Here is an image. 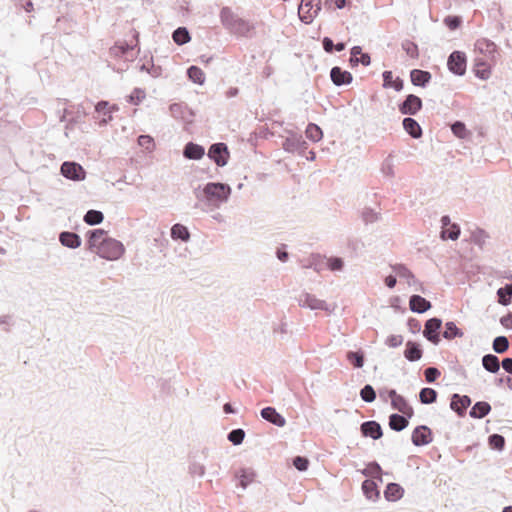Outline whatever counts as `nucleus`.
<instances>
[{"instance_id": "f257e3e1", "label": "nucleus", "mask_w": 512, "mask_h": 512, "mask_svg": "<svg viewBox=\"0 0 512 512\" xmlns=\"http://www.w3.org/2000/svg\"><path fill=\"white\" fill-rule=\"evenodd\" d=\"M219 18L224 29L236 37L251 38L254 34L253 23L241 18L228 6L221 9Z\"/></svg>"}, {"instance_id": "f03ea898", "label": "nucleus", "mask_w": 512, "mask_h": 512, "mask_svg": "<svg viewBox=\"0 0 512 512\" xmlns=\"http://www.w3.org/2000/svg\"><path fill=\"white\" fill-rule=\"evenodd\" d=\"M231 187L221 182H209L203 189L200 187L194 190L196 198L208 206L219 208L226 203L231 195Z\"/></svg>"}, {"instance_id": "7ed1b4c3", "label": "nucleus", "mask_w": 512, "mask_h": 512, "mask_svg": "<svg viewBox=\"0 0 512 512\" xmlns=\"http://www.w3.org/2000/svg\"><path fill=\"white\" fill-rule=\"evenodd\" d=\"M124 251V246L120 241L108 237L100 249L96 250V254L103 259L113 261L119 259Z\"/></svg>"}, {"instance_id": "20e7f679", "label": "nucleus", "mask_w": 512, "mask_h": 512, "mask_svg": "<svg viewBox=\"0 0 512 512\" xmlns=\"http://www.w3.org/2000/svg\"><path fill=\"white\" fill-rule=\"evenodd\" d=\"M321 10V0H301L298 15L302 22L310 24Z\"/></svg>"}, {"instance_id": "39448f33", "label": "nucleus", "mask_w": 512, "mask_h": 512, "mask_svg": "<svg viewBox=\"0 0 512 512\" xmlns=\"http://www.w3.org/2000/svg\"><path fill=\"white\" fill-rule=\"evenodd\" d=\"M467 57L462 51H453L447 60L449 71L457 76H463L466 72Z\"/></svg>"}, {"instance_id": "423d86ee", "label": "nucleus", "mask_w": 512, "mask_h": 512, "mask_svg": "<svg viewBox=\"0 0 512 512\" xmlns=\"http://www.w3.org/2000/svg\"><path fill=\"white\" fill-rule=\"evenodd\" d=\"M60 172L66 179L72 181H82L86 177V171L77 162L65 161L60 167Z\"/></svg>"}, {"instance_id": "0eeeda50", "label": "nucleus", "mask_w": 512, "mask_h": 512, "mask_svg": "<svg viewBox=\"0 0 512 512\" xmlns=\"http://www.w3.org/2000/svg\"><path fill=\"white\" fill-rule=\"evenodd\" d=\"M207 155L219 167L225 166L230 156L227 145L222 142L212 144Z\"/></svg>"}, {"instance_id": "6e6552de", "label": "nucleus", "mask_w": 512, "mask_h": 512, "mask_svg": "<svg viewBox=\"0 0 512 512\" xmlns=\"http://www.w3.org/2000/svg\"><path fill=\"white\" fill-rule=\"evenodd\" d=\"M442 326V320L437 317L428 319L425 322L423 336L432 344L438 345L440 342L439 331Z\"/></svg>"}, {"instance_id": "1a4fd4ad", "label": "nucleus", "mask_w": 512, "mask_h": 512, "mask_svg": "<svg viewBox=\"0 0 512 512\" xmlns=\"http://www.w3.org/2000/svg\"><path fill=\"white\" fill-rule=\"evenodd\" d=\"M422 108V100L420 97L409 94L405 100L399 104V111L403 115H415Z\"/></svg>"}, {"instance_id": "9d476101", "label": "nucleus", "mask_w": 512, "mask_h": 512, "mask_svg": "<svg viewBox=\"0 0 512 512\" xmlns=\"http://www.w3.org/2000/svg\"><path fill=\"white\" fill-rule=\"evenodd\" d=\"M298 303L301 307L311 310H328V306L324 300L316 298L309 293H302L298 297Z\"/></svg>"}, {"instance_id": "9b49d317", "label": "nucleus", "mask_w": 512, "mask_h": 512, "mask_svg": "<svg viewBox=\"0 0 512 512\" xmlns=\"http://www.w3.org/2000/svg\"><path fill=\"white\" fill-rule=\"evenodd\" d=\"M412 443L415 446H425L432 442L431 429L426 425L417 426L411 436Z\"/></svg>"}, {"instance_id": "f8f14e48", "label": "nucleus", "mask_w": 512, "mask_h": 512, "mask_svg": "<svg viewBox=\"0 0 512 512\" xmlns=\"http://www.w3.org/2000/svg\"><path fill=\"white\" fill-rule=\"evenodd\" d=\"M88 236V249L91 252H95L97 249H100V246L105 243V241L108 239V236L106 235V231L103 229H93L90 230L87 233Z\"/></svg>"}, {"instance_id": "ddd939ff", "label": "nucleus", "mask_w": 512, "mask_h": 512, "mask_svg": "<svg viewBox=\"0 0 512 512\" xmlns=\"http://www.w3.org/2000/svg\"><path fill=\"white\" fill-rule=\"evenodd\" d=\"M360 431L364 437H370L373 440H378L383 436L381 425L374 420L363 422Z\"/></svg>"}, {"instance_id": "4468645a", "label": "nucleus", "mask_w": 512, "mask_h": 512, "mask_svg": "<svg viewBox=\"0 0 512 512\" xmlns=\"http://www.w3.org/2000/svg\"><path fill=\"white\" fill-rule=\"evenodd\" d=\"M475 49L485 57L494 60L498 55L496 44L486 38L478 39L475 43Z\"/></svg>"}, {"instance_id": "2eb2a0df", "label": "nucleus", "mask_w": 512, "mask_h": 512, "mask_svg": "<svg viewBox=\"0 0 512 512\" xmlns=\"http://www.w3.org/2000/svg\"><path fill=\"white\" fill-rule=\"evenodd\" d=\"M260 415L264 420L277 427H283L286 424V419L274 407L268 406L263 408Z\"/></svg>"}, {"instance_id": "dca6fc26", "label": "nucleus", "mask_w": 512, "mask_h": 512, "mask_svg": "<svg viewBox=\"0 0 512 512\" xmlns=\"http://www.w3.org/2000/svg\"><path fill=\"white\" fill-rule=\"evenodd\" d=\"M471 399L467 395L453 394L451 397L450 407L458 415L462 416L465 414L466 409L470 406Z\"/></svg>"}, {"instance_id": "f3484780", "label": "nucleus", "mask_w": 512, "mask_h": 512, "mask_svg": "<svg viewBox=\"0 0 512 512\" xmlns=\"http://www.w3.org/2000/svg\"><path fill=\"white\" fill-rule=\"evenodd\" d=\"M330 78L336 86L350 84L353 80L352 74L349 71L343 70L338 66L331 69Z\"/></svg>"}, {"instance_id": "a211bd4d", "label": "nucleus", "mask_w": 512, "mask_h": 512, "mask_svg": "<svg viewBox=\"0 0 512 512\" xmlns=\"http://www.w3.org/2000/svg\"><path fill=\"white\" fill-rule=\"evenodd\" d=\"M362 492L367 500L377 501L380 497V491L378 489V484L373 479H366L362 482L361 485Z\"/></svg>"}, {"instance_id": "6ab92c4d", "label": "nucleus", "mask_w": 512, "mask_h": 512, "mask_svg": "<svg viewBox=\"0 0 512 512\" xmlns=\"http://www.w3.org/2000/svg\"><path fill=\"white\" fill-rule=\"evenodd\" d=\"M431 303L424 297L414 294L409 299L410 310L414 313H424L431 308Z\"/></svg>"}, {"instance_id": "aec40b11", "label": "nucleus", "mask_w": 512, "mask_h": 512, "mask_svg": "<svg viewBox=\"0 0 512 512\" xmlns=\"http://www.w3.org/2000/svg\"><path fill=\"white\" fill-rule=\"evenodd\" d=\"M60 243L70 249H76L81 245V238L77 233L63 231L59 234Z\"/></svg>"}, {"instance_id": "412c9836", "label": "nucleus", "mask_w": 512, "mask_h": 512, "mask_svg": "<svg viewBox=\"0 0 512 512\" xmlns=\"http://www.w3.org/2000/svg\"><path fill=\"white\" fill-rule=\"evenodd\" d=\"M204 154V147L193 142L187 143L183 149V156L190 160H199Z\"/></svg>"}, {"instance_id": "4be33fe9", "label": "nucleus", "mask_w": 512, "mask_h": 512, "mask_svg": "<svg viewBox=\"0 0 512 512\" xmlns=\"http://www.w3.org/2000/svg\"><path fill=\"white\" fill-rule=\"evenodd\" d=\"M410 79L413 85L425 87L431 80V74L425 70L413 69L410 72Z\"/></svg>"}, {"instance_id": "5701e85b", "label": "nucleus", "mask_w": 512, "mask_h": 512, "mask_svg": "<svg viewBox=\"0 0 512 512\" xmlns=\"http://www.w3.org/2000/svg\"><path fill=\"white\" fill-rule=\"evenodd\" d=\"M423 355V351L420 347V345L413 341H408L406 343V348L404 351V357L410 361L415 362L421 359Z\"/></svg>"}, {"instance_id": "b1692460", "label": "nucleus", "mask_w": 512, "mask_h": 512, "mask_svg": "<svg viewBox=\"0 0 512 512\" xmlns=\"http://www.w3.org/2000/svg\"><path fill=\"white\" fill-rule=\"evenodd\" d=\"M404 489L398 483H389L384 491L387 501L395 502L403 497Z\"/></svg>"}, {"instance_id": "393cba45", "label": "nucleus", "mask_w": 512, "mask_h": 512, "mask_svg": "<svg viewBox=\"0 0 512 512\" xmlns=\"http://www.w3.org/2000/svg\"><path fill=\"white\" fill-rule=\"evenodd\" d=\"M403 128L414 139H418L422 136V129L419 123L411 117L403 119Z\"/></svg>"}, {"instance_id": "a878e982", "label": "nucleus", "mask_w": 512, "mask_h": 512, "mask_svg": "<svg viewBox=\"0 0 512 512\" xmlns=\"http://www.w3.org/2000/svg\"><path fill=\"white\" fill-rule=\"evenodd\" d=\"M491 411V406L488 402L478 401L469 411V415L475 419H482Z\"/></svg>"}, {"instance_id": "bb28decb", "label": "nucleus", "mask_w": 512, "mask_h": 512, "mask_svg": "<svg viewBox=\"0 0 512 512\" xmlns=\"http://www.w3.org/2000/svg\"><path fill=\"white\" fill-rule=\"evenodd\" d=\"M383 77V86L385 88H393L395 91L399 92L404 87V82L400 77L393 79V74L391 71H384L382 74Z\"/></svg>"}, {"instance_id": "cd10ccee", "label": "nucleus", "mask_w": 512, "mask_h": 512, "mask_svg": "<svg viewBox=\"0 0 512 512\" xmlns=\"http://www.w3.org/2000/svg\"><path fill=\"white\" fill-rule=\"evenodd\" d=\"M391 405L395 410H398L399 412L406 415L408 418H411L413 415V408L407 403L406 399L398 395L391 401Z\"/></svg>"}, {"instance_id": "c85d7f7f", "label": "nucleus", "mask_w": 512, "mask_h": 512, "mask_svg": "<svg viewBox=\"0 0 512 512\" xmlns=\"http://www.w3.org/2000/svg\"><path fill=\"white\" fill-rule=\"evenodd\" d=\"M499 358L494 354H486L482 357L483 368L490 373H497L500 370Z\"/></svg>"}, {"instance_id": "c756f323", "label": "nucleus", "mask_w": 512, "mask_h": 512, "mask_svg": "<svg viewBox=\"0 0 512 512\" xmlns=\"http://www.w3.org/2000/svg\"><path fill=\"white\" fill-rule=\"evenodd\" d=\"M408 424L409 422L404 415L394 413L389 417V427L396 432L404 430Z\"/></svg>"}, {"instance_id": "7c9ffc66", "label": "nucleus", "mask_w": 512, "mask_h": 512, "mask_svg": "<svg viewBox=\"0 0 512 512\" xmlns=\"http://www.w3.org/2000/svg\"><path fill=\"white\" fill-rule=\"evenodd\" d=\"M171 238L173 240H181L187 242L190 239L188 228L180 223L174 224L171 228Z\"/></svg>"}, {"instance_id": "2f4dec72", "label": "nucleus", "mask_w": 512, "mask_h": 512, "mask_svg": "<svg viewBox=\"0 0 512 512\" xmlns=\"http://www.w3.org/2000/svg\"><path fill=\"white\" fill-rule=\"evenodd\" d=\"M346 359L351 363L354 368H362L364 366L365 356L362 350L348 351Z\"/></svg>"}, {"instance_id": "473e14b6", "label": "nucleus", "mask_w": 512, "mask_h": 512, "mask_svg": "<svg viewBox=\"0 0 512 512\" xmlns=\"http://www.w3.org/2000/svg\"><path fill=\"white\" fill-rule=\"evenodd\" d=\"M172 39L177 45H184L191 40V36L186 27H178L174 30Z\"/></svg>"}, {"instance_id": "72a5a7b5", "label": "nucleus", "mask_w": 512, "mask_h": 512, "mask_svg": "<svg viewBox=\"0 0 512 512\" xmlns=\"http://www.w3.org/2000/svg\"><path fill=\"white\" fill-rule=\"evenodd\" d=\"M236 477L240 480V486L243 489H246L247 486L253 482L255 472L250 468H242L239 472H237Z\"/></svg>"}, {"instance_id": "f704fd0d", "label": "nucleus", "mask_w": 512, "mask_h": 512, "mask_svg": "<svg viewBox=\"0 0 512 512\" xmlns=\"http://www.w3.org/2000/svg\"><path fill=\"white\" fill-rule=\"evenodd\" d=\"M474 72L475 76L481 80H487L491 74L489 66L482 59L475 60Z\"/></svg>"}, {"instance_id": "c9c22d12", "label": "nucleus", "mask_w": 512, "mask_h": 512, "mask_svg": "<svg viewBox=\"0 0 512 512\" xmlns=\"http://www.w3.org/2000/svg\"><path fill=\"white\" fill-rule=\"evenodd\" d=\"M464 335L463 331L456 326V324L452 321L445 323V330L443 332V337L447 340H452L454 338L462 337Z\"/></svg>"}, {"instance_id": "e433bc0d", "label": "nucleus", "mask_w": 512, "mask_h": 512, "mask_svg": "<svg viewBox=\"0 0 512 512\" xmlns=\"http://www.w3.org/2000/svg\"><path fill=\"white\" fill-rule=\"evenodd\" d=\"M498 302L507 306L511 303L512 300V284H506L504 287H501L497 290Z\"/></svg>"}, {"instance_id": "4c0bfd02", "label": "nucleus", "mask_w": 512, "mask_h": 512, "mask_svg": "<svg viewBox=\"0 0 512 512\" xmlns=\"http://www.w3.org/2000/svg\"><path fill=\"white\" fill-rule=\"evenodd\" d=\"M187 76L193 83L203 85L205 82V74L202 69L197 66H190L187 69Z\"/></svg>"}, {"instance_id": "58836bf2", "label": "nucleus", "mask_w": 512, "mask_h": 512, "mask_svg": "<svg viewBox=\"0 0 512 512\" xmlns=\"http://www.w3.org/2000/svg\"><path fill=\"white\" fill-rule=\"evenodd\" d=\"M419 399L422 404H432L437 400V392L433 388H422L419 392Z\"/></svg>"}, {"instance_id": "ea45409f", "label": "nucleus", "mask_w": 512, "mask_h": 512, "mask_svg": "<svg viewBox=\"0 0 512 512\" xmlns=\"http://www.w3.org/2000/svg\"><path fill=\"white\" fill-rule=\"evenodd\" d=\"M392 270L402 279H411L413 283H418V280L415 278L414 274L408 269L404 264H395L391 265Z\"/></svg>"}, {"instance_id": "a19ab883", "label": "nucleus", "mask_w": 512, "mask_h": 512, "mask_svg": "<svg viewBox=\"0 0 512 512\" xmlns=\"http://www.w3.org/2000/svg\"><path fill=\"white\" fill-rule=\"evenodd\" d=\"M306 137L313 142H318L323 137L322 129L314 123H309L305 130Z\"/></svg>"}, {"instance_id": "79ce46f5", "label": "nucleus", "mask_w": 512, "mask_h": 512, "mask_svg": "<svg viewBox=\"0 0 512 512\" xmlns=\"http://www.w3.org/2000/svg\"><path fill=\"white\" fill-rule=\"evenodd\" d=\"M461 230L458 224L453 223L452 225L445 227L441 231V238L443 240L450 239V240H457L460 236Z\"/></svg>"}, {"instance_id": "37998d69", "label": "nucleus", "mask_w": 512, "mask_h": 512, "mask_svg": "<svg viewBox=\"0 0 512 512\" xmlns=\"http://www.w3.org/2000/svg\"><path fill=\"white\" fill-rule=\"evenodd\" d=\"M83 219L88 225H98L103 221L104 215L101 211L91 209L86 212Z\"/></svg>"}, {"instance_id": "c03bdc74", "label": "nucleus", "mask_w": 512, "mask_h": 512, "mask_svg": "<svg viewBox=\"0 0 512 512\" xmlns=\"http://www.w3.org/2000/svg\"><path fill=\"white\" fill-rule=\"evenodd\" d=\"M299 136L300 134H291L287 137L283 143L282 147L286 152L294 153L297 150V145L299 144Z\"/></svg>"}, {"instance_id": "a18cd8bd", "label": "nucleus", "mask_w": 512, "mask_h": 512, "mask_svg": "<svg viewBox=\"0 0 512 512\" xmlns=\"http://www.w3.org/2000/svg\"><path fill=\"white\" fill-rule=\"evenodd\" d=\"M492 348L498 354H502V353L506 352L509 348L508 338L505 336H497L493 340Z\"/></svg>"}, {"instance_id": "49530a36", "label": "nucleus", "mask_w": 512, "mask_h": 512, "mask_svg": "<svg viewBox=\"0 0 512 512\" xmlns=\"http://www.w3.org/2000/svg\"><path fill=\"white\" fill-rule=\"evenodd\" d=\"M488 444L492 449L501 451L505 446V438L500 434H492L488 437Z\"/></svg>"}, {"instance_id": "de8ad7c7", "label": "nucleus", "mask_w": 512, "mask_h": 512, "mask_svg": "<svg viewBox=\"0 0 512 512\" xmlns=\"http://www.w3.org/2000/svg\"><path fill=\"white\" fill-rule=\"evenodd\" d=\"M360 397L366 403H372L376 399V392L370 384H366L360 390Z\"/></svg>"}, {"instance_id": "09e8293b", "label": "nucleus", "mask_w": 512, "mask_h": 512, "mask_svg": "<svg viewBox=\"0 0 512 512\" xmlns=\"http://www.w3.org/2000/svg\"><path fill=\"white\" fill-rule=\"evenodd\" d=\"M227 438L233 445H240L245 438V431L241 428L233 429L228 433Z\"/></svg>"}, {"instance_id": "8fccbe9b", "label": "nucleus", "mask_w": 512, "mask_h": 512, "mask_svg": "<svg viewBox=\"0 0 512 512\" xmlns=\"http://www.w3.org/2000/svg\"><path fill=\"white\" fill-rule=\"evenodd\" d=\"M381 172L383 175L387 177H394V162H393V156L390 154L387 156V158L383 161L381 166Z\"/></svg>"}, {"instance_id": "3c124183", "label": "nucleus", "mask_w": 512, "mask_h": 512, "mask_svg": "<svg viewBox=\"0 0 512 512\" xmlns=\"http://www.w3.org/2000/svg\"><path fill=\"white\" fill-rule=\"evenodd\" d=\"M402 49L406 52V54L415 59L419 56L418 46L414 42L410 40H405L402 42Z\"/></svg>"}, {"instance_id": "603ef678", "label": "nucleus", "mask_w": 512, "mask_h": 512, "mask_svg": "<svg viewBox=\"0 0 512 512\" xmlns=\"http://www.w3.org/2000/svg\"><path fill=\"white\" fill-rule=\"evenodd\" d=\"M134 46L127 44L126 42L115 44L111 49V54L117 57L124 56L128 51L132 50Z\"/></svg>"}, {"instance_id": "864d4df0", "label": "nucleus", "mask_w": 512, "mask_h": 512, "mask_svg": "<svg viewBox=\"0 0 512 512\" xmlns=\"http://www.w3.org/2000/svg\"><path fill=\"white\" fill-rule=\"evenodd\" d=\"M367 468L369 469V473H370L371 478L373 480L377 479V480H380V482H383V479H382V468H381V466L379 465L378 462L372 461V462L368 463L367 464Z\"/></svg>"}, {"instance_id": "5fc2aeb1", "label": "nucleus", "mask_w": 512, "mask_h": 512, "mask_svg": "<svg viewBox=\"0 0 512 512\" xmlns=\"http://www.w3.org/2000/svg\"><path fill=\"white\" fill-rule=\"evenodd\" d=\"M140 71L147 72L153 78H158L162 74V68L160 66L154 65L153 63L151 65H147V64L143 63L140 66Z\"/></svg>"}, {"instance_id": "6e6d98bb", "label": "nucleus", "mask_w": 512, "mask_h": 512, "mask_svg": "<svg viewBox=\"0 0 512 512\" xmlns=\"http://www.w3.org/2000/svg\"><path fill=\"white\" fill-rule=\"evenodd\" d=\"M146 94L145 91L141 88H135L132 93L128 96V102L138 105L144 98Z\"/></svg>"}, {"instance_id": "4d7b16f0", "label": "nucleus", "mask_w": 512, "mask_h": 512, "mask_svg": "<svg viewBox=\"0 0 512 512\" xmlns=\"http://www.w3.org/2000/svg\"><path fill=\"white\" fill-rule=\"evenodd\" d=\"M327 266L331 271H341L344 267V261L340 257H330L327 260Z\"/></svg>"}, {"instance_id": "13d9d810", "label": "nucleus", "mask_w": 512, "mask_h": 512, "mask_svg": "<svg viewBox=\"0 0 512 512\" xmlns=\"http://www.w3.org/2000/svg\"><path fill=\"white\" fill-rule=\"evenodd\" d=\"M451 130L459 138H465L467 130L465 124L461 121H456L451 125Z\"/></svg>"}, {"instance_id": "bf43d9fd", "label": "nucleus", "mask_w": 512, "mask_h": 512, "mask_svg": "<svg viewBox=\"0 0 512 512\" xmlns=\"http://www.w3.org/2000/svg\"><path fill=\"white\" fill-rule=\"evenodd\" d=\"M293 466L298 471H301V472L306 471L309 466V460L303 456H296L293 458Z\"/></svg>"}, {"instance_id": "052dcab7", "label": "nucleus", "mask_w": 512, "mask_h": 512, "mask_svg": "<svg viewBox=\"0 0 512 512\" xmlns=\"http://www.w3.org/2000/svg\"><path fill=\"white\" fill-rule=\"evenodd\" d=\"M362 218L365 223H373L379 219V214L371 208H365L362 212Z\"/></svg>"}, {"instance_id": "680f3d73", "label": "nucleus", "mask_w": 512, "mask_h": 512, "mask_svg": "<svg viewBox=\"0 0 512 512\" xmlns=\"http://www.w3.org/2000/svg\"><path fill=\"white\" fill-rule=\"evenodd\" d=\"M440 371L436 367H428L424 371L425 380L428 383H433L436 381V379L440 376Z\"/></svg>"}, {"instance_id": "e2e57ef3", "label": "nucleus", "mask_w": 512, "mask_h": 512, "mask_svg": "<svg viewBox=\"0 0 512 512\" xmlns=\"http://www.w3.org/2000/svg\"><path fill=\"white\" fill-rule=\"evenodd\" d=\"M472 241L479 245V246H483L486 242V239L488 238L487 234L485 233L484 230L482 229H478L476 230L475 232L472 233Z\"/></svg>"}, {"instance_id": "0e129e2a", "label": "nucleus", "mask_w": 512, "mask_h": 512, "mask_svg": "<svg viewBox=\"0 0 512 512\" xmlns=\"http://www.w3.org/2000/svg\"><path fill=\"white\" fill-rule=\"evenodd\" d=\"M138 144L149 151L154 148V140L150 135H140L138 137Z\"/></svg>"}, {"instance_id": "69168bd1", "label": "nucleus", "mask_w": 512, "mask_h": 512, "mask_svg": "<svg viewBox=\"0 0 512 512\" xmlns=\"http://www.w3.org/2000/svg\"><path fill=\"white\" fill-rule=\"evenodd\" d=\"M461 17L459 16H447L444 19V24L451 30L457 29L461 25Z\"/></svg>"}, {"instance_id": "338daca9", "label": "nucleus", "mask_w": 512, "mask_h": 512, "mask_svg": "<svg viewBox=\"0 0 512 512\" xmlns=\"http://www.w3.org/2000/svg\"><path fill=\"white\" fill-rule=\"evenodd\" d=\"M189 472L194 476L202 477L205 474V467L200 463L194 462L189 466Z\"/></svg>"}, {"instance_id": "774afa93", "label": "nucleus", "mask_w": 512, "mask_h": 512, "mask_svg": "<svg viewBox=\"0 0 512 512\" xmlns=\"http://www.w3.org/2000/svg\"><path fill=\"white\" fill-rule=\"evenodd\" d=\"M403 343V337L401 335H390L386 339V344L389 347L396 348Z\"/></svg>"}]
</instances>
